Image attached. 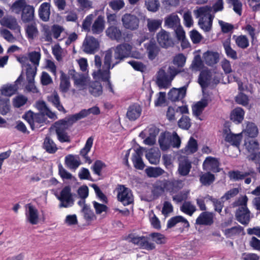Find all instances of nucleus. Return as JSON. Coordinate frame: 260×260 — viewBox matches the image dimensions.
<instances>
[{"mask_svg":"<svg viewBox=\"0 0 260 260\" xmlns=\"http://www.w3.org/2000/svg\"><path fill=\"white\" fill-rule=\"evenodd\" d=\"M10 101L8 98L0 95V114L6 115L10 111Z\"/></svg>","mask_w":260,"mask_h":260,"instance_id":"nucleus-44","label":"nucleus"},{"mask_svg":"<svg viewBox=\"0 0 260 260\" xmlns=\"http://www.w3.org/2000/svg\"><path fill=\"white\" fill-rule=\"evenodd\" d=\"M204 199H207L208 200L211 201L214 206V211L221 213L222 208L224 206L223 200L220 199H218L215 198H213L212 196L210 195H207Z\"/></svg>","mask_w":260,"mask_h":260,"instance_id":"nucleus-43","label":"nucleus"},{"mask_svg":"<svg viewBox=\"0 0 260 260\" xmlns=\"http://www.w3.org/2000/svg\"><path fill=\"white\" fill-rule=\"evenodd\" d=\"M98 40L92 36H86L83 41L82 48L87 54H94L99 48Z\"/></svg>","mask_w":260,"mask_h":260,"instance_id":"nucleus-9","label":"nucleus"},{"mask_svg":"<svg viewBox=\"0 0 260 260\" xmlns=\"http://www.w3.org/2000/svg\"><path fill=\"white\" fill-rule=\"evenodd\" d=\"M212 72L204 70L200 74L199 83L203 88H205L211 84Z\"/></svg>","mask_w":260,"mask_h":260,"instance_id":"nucleus-29","label":"nucleus"},{"mask_svg":"<svg viewBox=\"0 0 260 260\" xmlns=\"http://www.w3.org/2000/svg\"><path fill=\"white\" fill-rule=\"evenodd\" d=\"M60 201L58 205L59 208H69L74 204V200L70 186L64 187L60 191V194L57 197Z\"/></svg>","mask_w":260,"mask_h":260,"instance_id":"nucleus-6","label":"nucleus"},{"mask_svg":"<svg viewBox=\"0 0 260 260\" xmlns=\"http://www.w3.org/2000/svg\"><path fill=\"white\" fill-rule=\"evenodd\" d=\"M215 214L212 212L205 211L202 212L196 220L198 225H211L214 222Z\"/></svg>","mask_w":260,"mask_h":260,"instance_id":"nucleus-15","label":"nucleus"},{"mask_svg":"<svg viewBox=\"0 0 260 260\" xmlns=\"http://www.w3.org/2000/svg\"><path fill=\"white\" fill-rule=\"evenodd\" d=\"M250 211L248 208L237 209L235 212L236 219L243 225H247L251 218Z\"/></svg>","mask_w":260,"mask_h":260,"instance_id":"nucleus-17","label":"nucleus"},{"mask_svg":"<svg viewBox=\"0 0 260 260\" xmlns=\"http://www.w3.org/2000/svg\"><path fill=\"white\" fill-rule=\"evenodd\" d=\"M198 150V143L196 140L191 137L185 148H184L185 152L187 154L193 153Z\"/></svg>","mask_w":260,"mask_h":260,"instance_id":"nucleus-56","label":"nucleus"},{"mask_svg":"<svg viewBox=\"0 0 260 260\" xmlns=\"http://www.w3.org/2000/svg\"><path fill=\"white\" fill-rule=\"evenodd\" d=\"M25 215L26 220L31 224H37L39 222V212L37 208L31 204L25 206Z\"/></svg>","mask_w":260,"mask_h":260,"instance_id":"nucleus-12","label":"nucleus"},{"mask_svg":"<svg viewBox=\"0 0 260 260\" xmlns=\"http://www.w3.org/2000/svg\"><path fill=\"white\" fill-rule=\"evenodd\" d=\"M43 148L47 152L51 154L54 153L57 150L56 145L49 137L45 138L43 143Z\"/></svg>","mask_w":260,"mask_h":260,"instance_id":"nucleus-51","label":"nucleus"},{"mask_svg":"<svg viewBox=\"0 0 260 260\" xmlns=\"http://www.w3.org/2000/svg\"><path fill=\"white\" fill-rule=\"evenodd\" d=\"M106 35L112 40L119 42L122 40V32L119 27L116 26H111L106 30Z\"/></svg>","mask_w":260,"mask_h":260,"instance_id":"nucleus-27","label":"nucleus"},{"mask_svg":"<svg viewBox=\"0 0 260 260\" xmlns=\"http://www.w3.org/2000/svg\"><path fill=\"white\" fill-rule=\"evenodd\" d=\"M112 51L111 50L105 52L104 64L102 67V59L99 55H95L94 62L98 71L92 74L94 79L107 82L106 88L111 92L113 93L112 85L109 81L110 69H111V60Z\"/></svg>","mask_w":260,"mask_h":260,"instance_id":"nucleus-1","label":"nucleus"},{"mask_svg":"<svg viewBox=\"0 0 260 260\" xmlns=\"http://www.w3.org/2000/svg\"><path fill=\"white\" fill-rule=\"evenodd\" d=\"M167 191V184L166 180L157 181L154 185L152 193L154 196L158 197Z\"/></svg>","mask_w":260,"mask_h":260,"instance_id":"nucleus-45","label":"nucleus"},{"mask_svg":"<svg viewBox=\"0 0 260 260\" xmlns=\"http://www.w3.org/2000/svg\"><path fill=\"white\" fill-rule=\"evenodd\" d=\"M146 21L148 29L151 32H155L161 26L162 20L160 19L148 18Z\"/></svg>","mask_w":260,"mask_h":260,"instance_id":"nucleus-46","label":"nucleus"},{"mask_svg":"<svg viewBox=\"0 0 260 260\" xmlns=\"http://www.w3.org/2000/svg\"><path fill=\"white\" fill-rule=\"evenodd\" d=\"M50 15V4L48 3H43L40 7L39 15L41 20L46 22L49 19Z\"/></svg>","mask_w":260,"mask_h":260,"instance_id":"nucleus-36","label":"nucleus"},{"mask_svg":"<svg viewBox=\"0 0 260 260\" xmlns=\"http://www.w3.org/2000/svg\"><path fill=\"white\" fill-rule=\"evenodd\" d=\"M165 69V67L160 68L156 75V83L159 88L170 87L174 77L180 72L173 66H170L167 72Z\"/></svg>","mask_w":260,"mask_h":260,"instance_id":"nucleus-3","label":"nucleus"},{"mask_svg":"<svg viewBox=\"0 0 260 260\" xmlns=\"http://www.w3.org/2000/svg\"><path fill=\"white\" fill-rule=\"evenodd\" d=\"M133 47L128 43H123L118 45L116 47L111 48L112 57L111 60V69L123 61L125 58L131 56V52Z\"/></svg>","mask_w":260,"mask_h":260,"instance_id":"nucleus-4","label":"nucleus"},{"mask_svg":"<svg viewBox=\"0 0 260 260\" xmlns=\"http://www.w3.org/2000/svg\"><path fill=\"white\" fill-rule=\"evenodd\" d=\"M127 240L144 249L151 250L155 248L154 243L149 241L148 237L138 236L132 234L128 235Z\"/></svg>","mask_w":260,"mask_h":260,"instance_id":"nucleus-7","label":"nucleus"},{"mask_svg":"<svg viewBox=\"0 0 260 260\" xmlns=\"http://www.w3.org/2000/svg\"><path fill=\"white\" fill-rule=\"evenodd\" d=\"M147 175L149 177H157L164 173V171L160 168L149 167L145 170Z\"/></svg>","mask_w":260,"mask_h":260,"instance_id":"nucleus-61","label":"nucleus"},{"mask_svg":"<svg viewBox=\"0 0 260 260\" xmlns=\"http://www.w3.org/2000/svg\"><path fill=\"white\" fill-rule=\"evenodd\" d=\"M100 113V110L97 106H94L88 109H83L79 113L71 115V120L73 121L76 122L77 121L84 118L90 114L94 115H99Z\"/></svg>","mask_w":260,"mask_h":260,"instance_id":"nucleus-14","label":"nucleus"},{"mask_svg":"<svg viewBox=\"0 0 260 260\" xmlns=\"http://www.w3.org/2000/svg\"><path fill=\"white\" fill-rule=\"evenodd\" d=\"M72 117H70L63 119L60 120L54 123L53 126L57 137V139L61 143L70 142V137L66 132V130L69 126L76 122L71 120Z\"/></svg>","mask_w":260,"mask_h":260,"instance_id":"nucleus-5","label":"nucleus"},{"mask_svg":"<svg viewBox=\"0 0 260 260\" xmlns=\"http://www.w3.org/2000/svg\"><path fill=\"white\" fill-rule=\"evenodd\" d=\"M242 230V228L240 225H238L230 229H225L223 232L227 238H232L240 234Z\"/></svg>","mask_w":260,"mask_h":260,"instance_id":"nucleus-59","label":"nucleus"},{"mask_svg":"<svg viewBox=\"0 0 260 260\" xmlns=\"http://www.w3.org/2000/svg\"><path fill=\"white\" fill-rule=\"evenodd\" d=\"M26 32L29 39H33L38 34V30L35 23L27 25L26 28Z\"/></svg>","mask_w":260,"mask_h":260,"instance_id":"nucleus-64","label":"nucleus"},{"mask_svg":"<svg viewBox=\"0 0 260 260\" xmlns=\"http://www.w3.org/2000/svg\"><path fill=\"white\" fill-rule=\"evenodd\" d=\"M23 80V77L20 75L13 84H7L4 85L0 89V95L11 96L15 94L18 89V85Z\"/></svg>","mask_w":260,"mask_h":260,"instance_id":"nucleus-10","label":"nucleus"},{"mask_svg":"<svg viewBox=\"0 0 260 260\" xmlns=\"http://www.w3.org/2000/svg\"><path fill=\"white\" fill-rule=\"evenodd\" d=\"M242 138V133L234 134L231 132L226 134L224 140L232 145L239 147Z\"/></svg>","mask_w":260,"mask_h":260,"instance_id":"nucleus-34","label":"nucleus"},{"mask_svg":"<svg viewBox=\"0 0 260 260\" xmlns=\"http://www.w3.org/2000/svg\"><path fill=\"white\" fill-rule=\"evenodd\" d=\"M214 175L209 171L206 173H201L200 175V181L204 186H209L215 181Z\"/></svg>","mask_w":260,"mask_h":260,"instance_id":"nucleus-41","label":"nucleus"},{"mask_svg":"<svg viewBox=\"0 0 260 260\" xmlns=\"http://www.w3.org/2000/svg\"><path fill=\"white\" fill-rule=\"evenodd\" d=\"M167 191L175 192L183 186V181L180 180H166Z\"/></svg>","mask_w":260,"mask_h":260,"instance_id":"nucleus-39","label":"nucleus"},{"mask_svg":"<svg viewBox=\"0 0 260 260\" xmlns=\"http://www.w3.org/2000/svg\"><path fill=\"white\" fill-rule=\"evenodd\" d=\"M89 91L94 96H98L103 92L102 85L97 81L92 82L89 87Z\"/></svg>","mask_w":260,"mask_h":260,"instance_id":"nucleus-54","label":"nucleus"},{"mask_svg":"<svg viewBox=\"0 0 260 260\" xmlns=\"http://www.w3.org/2000/svg\"><path fill=\"white\" fill-rule=\"evenodd\" d=\"M34 8L30 5L25 6L22 11L21 19L24 22H28L33 20L34 17Z\"/></svg>","mask_w":260,"mask_h":260,"instance_id":"nucleus-38","label":"nucleus"},{"mask_svg":"<svg viewBox=\"0 0 260 260\" xmlns=\"http://www.w3.org/2000/svg\"><path fill=\"white\" fill-rule=\"evenodd\" d=\"M179 222L184 223V225L186 227H188L189 226V222L185 218L181 216H176L169 220L167 223V227L168 228H171L176 225Z\"/></svg>","mask_w":260,"mask_h":260,"instance_id":"nucleus-52","label":"nucleus"},{"mask_svg":"<svg viewBox=\"0 0 260 260\" xmlns=\"http://www.w3.org/2000/svg\"><path fill=\"white\" fill-rule=\"evenodd\" d=\"M41 56V54L40 49H39L38 51H34L28 53L29 60L31 62L32 64H26V71L30 70L31 69V70H35V72L37 73V68L40 63Z\"/></svg>","mask_w":260,"mask_h":260,"instance_id":"nucleus-13","label":"nucleus"},{"mask_svg":"<svg viewBox=\"0 0 260 260\" xmlns=\"http://www.w3.org/2000/svg\"><path fill=\"white\" fill-rule=\"evenodd\" d=\"M1 24L11 29H16L18 27L16 18L11 16L4 17L1 20Z\"/></svg>","mask_w":260,"mask_h":260,"instance_id":"nucleus-42","label":"nucleus"},{"mask_svg":"<svg viewBox=\"0 0 260 260\" xmlns=\"http://www.w3.org/2000/svg\"><path fill=\"white\" fill-rule=\"evenodd\" d=\"M208 101L206 99H203L198 102L192 107V112L194 115L199 117L202 113L204 108L208 105Z\"/></svg>","mask_w":260,"mask_h":260,"instance_id":"nucleus-50","label":"nucleus"},{"mask_svg":"<svg viewBox=\"0 0 260 260\" xmlns=\"http://www.w3.org/2000/svg\"><path fill=\"white\" fill-rule=\"evenodd\" d=\"M143 152L141 148H138L135 150L133 154L132 161L134 167L138 170H142L145 168V164L143 161L142 156Z\"/></svg>","mask_w":260,"mask_h":260,"instance_id":"nucleus-25","label":"nucleus"},{"mask_svg":"<svg viewBox=\"0 0 260 260\" xmlns=\"http://www.w3.org/2000/svg\"><path fill=\"white\" fill-rule=\"evenodd\" d=\"M191 162L186 157H181L179 160L178 171L183 176H187L191 169Z\"/></svg>","mask_w":260,"mask_h":260,"instance_id":"nucleus-23","label":"nucleus"},{"mask_svg":"<svg viewBox=\"0 0 260 260\" xmlns=\"http://www.w3.org/2000/svg\"><path fill=\"white\" fill-rule=\"evenodd\" d=\"M61 75L60 76V82L59 88L61 92H67L70 87V82L69 79L67 77L66 74L62 72H61Z\"/></svg>","mask_w":260,"mask_h":260,"instance_id":"nucleus-57","label":"nucleus"},{"mask_svg":"<svg viewBox=\"0 0 260 260\" xmlns=\"http://www.w3.org/2000/svg\"><path fill=\"white\" fill-rule=\"evenodd\" d=\"M122 25L126 29L136 30L139 27L140 19L135 15L131 13L124 14L121 18Z\"/></svg>","mask_w":260,"mask_h":260,"instance_id":"nucleus-8","label":"nucleus"},{"mask_svg":"<svg viewBox=\"0 0 260 260\" xmlns=\"http://www.w3.org/2000/svg\"><path fill=\"white\" fill-rule=\"evenodd\" d=\"M204 61L208 66L216 64L219 60V54L217 52L207 51L203 55Z\"/></svg>","mask_w":260,"mask_h":260,"instance_id":"nucleus-31","label":"nucleus"},{"mask_svg":"<svg viewBox=\"0 0 260 260\" xmlns=\"http://www.w3.org/2000/svg\"><path fill=\"white\" fill-rule=\"evenodd\" d=\"M187 85L179 88H173L168 93V98L172 101L182 100L185 95Z\"/></svg>","mask_w":260,"mask_h":260,"instance_id":"nucleus-20","label":"nucleus"},{"mask_svg":"<svg viewBox=\"0 0 260 260\" xmlns=\"http://www.w3.org/2000/svg\"><path fill=\"white\" fill-rule=\"evenodd\" d=\"M180 210L184 213L191 216L197 210V208L190 202H185L180 207Z\"/></svg>","mask_w":260,"mask_h":260,"instance_id":"nucleus-53","label":"nucleus"},{"mask_svg":"<svg viewBox=\"0 0 260 260\" xmlns=\"http://www.w3.org/2000/svg\"><path fill=\"white\" fill-rule=\"evenodd\" d=\"M203 67L204 63L202 60L201 56L199 55H196L192 61L190 68L193 71H198L202 70L203 68Z\"/></svg>","mask_w":260,"mask_h":260,"instance_id":"nucleus-60","label":"nucleus"},{"mask_svg":"<svg viewBox=\"0 0 260 260\" xmlns=\"http://www.w3.org/2000/svg\"><path fill=\"white\" fill-rule=\"evenodd\" d=\"M222 45L224 48L226 56L233 59L236 60L238 59V55L236 50L233 49L231 45V37H229L222 42Z\"/></svg>","mask_w":260,"mask_h":260,"instance_id":"nucleus-33","label":"nucleus"},{"mask_svg":"<svg viewBox=\"0 0 260 260\" xmlns=\"http://www.w3.org/2000/svg\"><path fill=\"white\" fill-rule=\"evenodd\" d=\"M252 173V170H249L248 172H242L239 170H236L230 171L228 173V175L231 180L237 181L244 179Z\"/></svg>","mask_w":260,"mask_h":260,"instance_id":"nucleus-35","label":"nucleus"},{"mask_svg":"<svg viewBox=\"0 0 260 260\" xmlns=\"http://www.w3.org/2000/svg\"><path fill=\"white\" fill-rule=\"evenodd\" d=\"M144 47L148 53V58L151 60L154 59L159 51L155 41L153 40H150L144 44Z\"/></svg>","mask_w":260,"mask_h":260,"instance_id":"nucleus-30","label":"nucleus"},{"mask_svg":"<svg viewBox=\"0 0 260 260\" xmlns=\"http://www.w3.org/2000/svg\"><path fill=\"white\" fill-rule=\"evenodd\" d=\"M233 38L235 40L236 45L241 49H246L249 46V40L245 35H241L238 36L234 35Z\"/></svg>","mask_w":260,"mask_h":260,"instance_id":"nucleus-40","label":"nucleus"},{"mask_svg":"<svg viewBox=\"0 0 260 260\" xmlns=\"http://www.w3.org/2000/svg\"><path fill=\"white\" fill-rule=\"evenodd\" d=\"M146 157L151 164L156 165L159 161V154L151 149L146 154Z\"/></svg>","mask_w":260,"mask_h":260,"instance_id":"nucleus-58","label":"nucleus"},{"mask_svg":"<svg viewBox=\"0 0 260 260\" xmlns=\"http://www.w3.org/2000/svg\"><path fill=\"white\" fill-rule=\"evenodd\" d=\"M117 198L118 200L124 206L128 205L134 201V198L131 190L123 185L119 186Z\"/></svg>","mask_w":260,"mask_h":260,"instance_id":"nucleus-11","label":"nucleus"},{"mask_svg":"<svg viewBox=\"0 0 260 260\" xmlns=\"http://www.w3.org/2000/svg\"><path fill=\"white\" fill-rule=\"evenodd\" d=\"M105 28V20L103 16L100 15L93 22L91 26L93 34L99 35L102 33Z\"/></svg>","mask_w":260,"mask_h":260,"instance_id":"nucleus-32","label":"nucleus"},{"mask_svg":"<svg viewBox=\"0 0 260 260\" xmlns=\"http://www.w3.org/2000/svg\"><path fill=\"white\" fill-rule=\"evenodd\" d=\"M141 112L142 109L140 106L137 104H134L128 107L126 117L129 120L134 121L140 116Z\"/></svg>","mask_w":260,"mask_h":260,"instance_id":"nucleus-22","label":"nucleus"},{"mask_svg":"<svg viewBox=\"0 0 260 260\" xmlns=\"http://www.w3.org/2000/svg\"><path fill=\"white\" fill-rule=\"evenodd\" d=\"M81 213L84 218L87 222H90L96 219V216L93 212L91 210L89 206H84L83 209H81Z\"/></svg>","mask_w":260,"mask_h":260,"instance_id":"nucleus-55","label":"nucleus"},{"mask_svg":"<svg viewBox=\"0 0 260 260\" xmlns=\"http://www.w3.org/2000/svg\"><path fill=\"white\" fill-rule=\"evenodd\" d=\"M248 198L246 196H243L239 197L237 200H236L233 203V206L234 207H238L237 209H240L242 208H247V202Z\"/></svg>","mask_w":260,"mask_h":260,"instance_id":"nucleus-62","label":"nucleus"},{"mask_svg":"<svg viewBox=\"0 0 260 260\" xmlns=\"http://www.w3.org/2000/svg\"><path fill=\"white\" fill-rule=\"evenodd\" d=\"M36 73H37L35 72V70H30L28 71H26V80L27 83L26 85L25 88L28 91L32 92L33 93H37L39 91L35 84V77Z\"/></svg>","mask_w":260,"mask_h":260,"instance_id":"nucleus-21","label":"nucleus"},{"mask_svg":"<svg viewBox=\"0 0 260 260\" xmlns=\"http://www.w3.org/2000/svg\"><path fill=\"white\" fill-rule=\"evenodd\" d=\"M158 142L161 149L165 151L171 147V134L170 133H161Z\"/></svg>","mask_w":260,"mask_h":260,"instance_id":"nucleus-28","label":"nucleus"},{"mask_svg":"<svg viewBox=\"0 0 260 260\" xmlns=\"http://www.w3.org/2000/svg\"><path fill=\"white\" fill-rule=\"evenodd\" d=\"M65 165L70 170L75 171L81 165V161L78 156L69 154L65 157Z\"/></svg>","mask_w":260,"mask_h":260,"instance_id":"nucleus-26","label":"nucleus"},{"mask_svg":"<svg viewBox=\"0 0 260 260\" xmlns=\"http://www.w3.org/2000/svg\"><path fill=\"white\" fill-rule=\"evenodd\" d=\"M93 139L92 137H89L88 138L84 147L81 150L80 152V155H82L85 159L86 161L88 162L89 164L91 162V160L89 157L87 156V155L90 150V149L93 144Z\"/></svg>","mask_w":260,"mask_h":260,"instance_id":"nucleus-48","label":"nucleus"},{"mask_svg":"<svg viewBox=\"0 0 260 260\" xmlns=\"http://www.w3.org/2000/svg\"><path fill=\"white\" fill-rule=\"evenodd\" d=\"M219 162L217 158L211 156L207 157L203 164L204 170L216 173L220 171Z\"/></svg>","mask_w":260,"mask_h":260,"instance_id":"nucleus-16","label":"nucleus"},{"mask_svg":"<svg viewBox=\"0 0 260 260\" xmlns=\"http://www.w3.org/2000/svg\"><path fill=\"white\" fill-rule=\"evenodd\" d=\"M70 76L74 80V85L79 90L84 88L86 84V80L83 74L76 72L75 70H70Z\"/></svg>","mask_w":260,"mask_h":260,"instance_id":"nucleus-18","label":"nucleus"},{"mask_svg":"<svg viewBox=\"0 0 260 260\" xmlns=\"http://www.w3.org/2000/svg\"><path fill=\"white\" fill-rule=\"evenodd\" d=\"M180 25V19L175 13L171 14L165 18V25L169 28L174 29Z\"/></svg>","mask_w":260,"mask_h":260,"instance_id":"nucleus-24","label":"nucleus"},{"mask_svg":"<svg viewBox=\"0 0 260 260\" xmlns=\"http://www.w3.org/2000/svg\"><path fill=\"white\" fill-rule=\"evenodd\" d=\"M245 145L247 150L250 153L257 151L259 147L258 142L254 139L246 141Z\"/></svg>","mask_w":260,"mask_h":260,"instance_id":"nucleus-63","label":"nucleus"},{"mask_svg":"<svg viewBox=\"0 0 260 260\" xmlns=\"http://www.w3.org/2000/svg\"><path fill=\"white\" fill-rule=\"evenodd\" d=\"M243 133L250 138H254L257 136L258 130L254 123L248 122Z\"/></svg>","mask_w":260,"mask_h":260,"instance_id":"nucleus-49","label":"nucleus"},{"mask_svg":"<svg viewBox=\"0 0 260 260\" xmlns=\"http://www.w3.org/2000/svg\"><path fill=\"white\" fill-rule=\"evenodd\" d=\"M157 40L159 44L164 48H168L173 44L169 33L164 29H161L157 34Z\"/></svg>","mask_w":260,"mask_h":260,"instance_id":"nucleus-19","label":"nucleus"},{"mask_svg":"<svg viewBox=\"0 0 260 260\" xmlns=\"http://www.w3.org/2000/svg\"><path fill=\"white\" fill-rule=\"evenodd\" d=\"M244 111L241 108H235L231 113V119L236 123H241L244 118Z\"/></svg>","mask_w":260,"mask_h":260,"instance_id":"nucleus-47","label":"nucleus"},{"mask_svg":"<svg viewBox=\"0 0 260 260\" xmlns=\"http://www.w3.org/2000/svg\"><path fill=\"white\" fill-rule=\"evenodd\" d=\"M48 100L58 111L63 113L66 112L65 109L60 102L59 96L56 92L54 91L48 96Z\"/></svg>","mask_w":260,"mask_h":260,"instance_id":"nucleus-37","label":"nucleus"},{"mask_svg":"<svg viewBox=\"0 0 260 260\" xmlns=\"http://www.w3.org/2000/svg\"><path fill=\"white\" fill-rule=\"evenodd\" d=\"M212 12L211 7L209 6L201 7L193 11L196 17L199 18V25L206 32L209 31L212 28L214 18Z\"/></svg>","mask_w":260,"mask_h":260,"instance_id":"nucleus-2","label":"nucleus"}]
</instances>
